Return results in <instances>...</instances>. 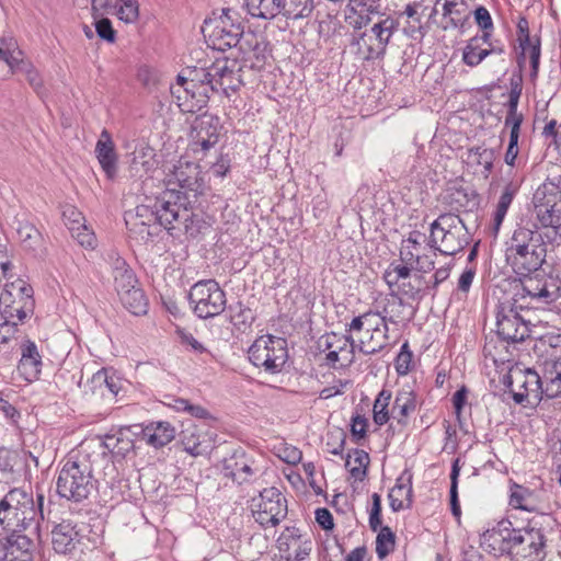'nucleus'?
<instances>
[{"label":"nucleus","instance_id":"nucleus-40","mask_svg":"<svg viewBox=\"0 0 561 561\" xmlns=\"http://www.w3.org/2000/svg\"><path fill=\"white\" fill-rule=\"evenodd\" d=\"M23 53L13 37H0V60L11 69H25Z\"/></svg>","mask_w":561,"mask_h":561},{"label":"nucleus","instance_id":"nucleus-16","mask_svg":"<svg viewBox=\"0 0 561 561\" xmlns=\"http://www.w3.org/2000/svg\"><path fill=\"white\" fill-rule=\"evenodd\" d=\"M511 378L507 388L516 403L536 404L545 397L543 380L536 371L527 369L524 373L515 374Z\"/></svg>","mask_w":561,"mask_h":561},{"label":"nucleus","instance_id":"nucleus-2","mask_svg":"<svg viewBox=\"0 0 561 561\" xmlns=\"http://www.w3.org/2000/svg\"><path fill=\"white\" fill-rule=\"evenodd\" d=\"M546 531L528 524L515 527L510 519H501L481 536V546L494 557L511 561H545L548 556Z\"/></svg>","mask_w":561,"mask_h":561},{"label":"nucleus","instance_id":"nucleus-13","mask_svg":"<svg viewBox=\"0 0 561 561\" xmlns=\"http://www.w3.org/2000/svg\"><path fill=\"white\" fill-rule=\"evenodd\" d=\"M0 302L4 306L5 319L16 318L23 323L31 318L35 309L33 288L22 279L5 285L0 295Z\"/></svg>","mask_w":561,"mask_h":561},{"label":"nucleus","instance_id":"nucleus-54","mask_svg":"<svg viewBox=\"0 0 561 561\" xmlns=\"http://www.w3.org/2000/svg\"><path fill=\"white\" fill-rule=\"evenodd\" d=\"M396 546V534L390 527L383 526L376 537V553L379 559H385Z\"/></svg>","mask_w":561,"mask_h":561},{"label":"nucleus","instance_id":"nucleus-50","mask_svg":"<svg viewBox=\"0 0 561 561\" xmlns=\"http://www.w3.org/2000/svg\"><path fill=\"white\" fill-rule=\"evenodd\" d=\"M390 400H391V392L389 390H386V389H382L375 402H374V407H373V420L375 422V424H377L378 426H382L385 424L388 423V421L390 420V413H389V404H390Z\"/></svg>","mask_w":561,"mask_h":561},{"label":"nucleus","instance_id":"nucleus-31","mask_svg":"<svg viewBox=\"0 0 561 561\" xmlns=\"http://www.w3.org/2000/svg\"><path fill=\"white\" fill-rule=\"evenodd\" d=\"M416 410V394L410 387L398 390L392 405L391 414L398 424L405 426L409 416Z\"/></svg>","mask_w":561,"mask_h":561},{"label":"nucleus","instance_id":"nucleus-6","mask_svg":"<svg viewBox=\"0 0 561 561\" xmlns=\"http://www.w3.org/2000/svg\"><path fill=\"white\" fill-rule=\"evenodd\" d=\"M542 306L530 302L529 296L523 295L522 290L516 291L512 299L500 302L496 307V333L500 339L507 343L524 342L530 335V322L522 311Z\"/></svg>","mask_w":561,"mask_h":561},{"label":"nucleus","instance_id":"nucleus-62","mask_svg":"<svg viewBox=\"0 0 561 561\" xmlns=\"http://www.w3.org/2000/svg\"><path fill=\"white\" fill-rule=\"evenodd\" d=\"M18 323L7 320L0 324V347L3 345L12 346V343L16 344L15 333Z\"/></svg>","mask_w":561,"mask_h":561},{"label":"nucleus","instance_id":"nucleus-64","mask_svg":"<svg viewBox=\"0 0 561 561\" xmlns=\"http://www.w3.org/2000/svg\"><path fill=\"white\" fill-rule=\"evenodd\" d=\"M62 217L69 231H71V228L75 226L81 227L85 224L82 213L73 206H67L62 211Z\"/></svg>","mask_w":561,"mask_h":561},{"label":"nucleus","instance_id":"nucleus-59","mask_svg":"<svg viewBox=\"0 0 561 561\" xmlns=\"http://www.w3.org/2000/svg\"><path fill=\"white\" fill-rule=\"evenodd\" d=\"M21 462L20 454L16 450L9 448H0V471L3 474H9L14 471V468Z\"/></svg>","mask_w":561,"mask_h":561},{"label":"nucleus","instance_id":"nucleus-23","mask_svg":"<svg viewBox=\"0 0 561 561\" xmlns=\"http://www.w3.org/2000/svg\"><path fill=\"white\" fill-rule=\"evenodd\" d=\"M20 360L16 370L19 375L27 382H33L39 379L43 360L35 342L24 340L20 344Z\"/></svg>","mask_w":561,"mask_h":561},{"label":"nucleus","instance_id":"nucleus-47","mask_svg":"<svg viewBox=\"0 0 561 561\" xmlns=\"http://www.w3.org/2000/svg\"><path fill=\"white\" fill-rule=\"evenodd\" d=\"M215 93L214 87L206 80L204 83L198 84L195 92H192L188 102L182 107V112L195 113L207 106L210 94Z\"/></svg>","mask_w":561,"mask_h":561},{"label":"nucleus","instance_id":"nucleus-9","mask_svg":"<svg viewBox=\"0 0 561 561\" xmlns=\"http://www.w3.org/2000/svg\"><path fill=\"white\" fill-rule=\"evenodd\" d=\"M187 298L194 314L204 320L221 314L227 305L226 293L215 279L196 282Z\"/></svg>","mask_w":561,"mask_h":561},{"label":"nucleus","instance_id":"nucleus-30","mask_svg":"<svg viewBox=\"0 0 561 561\" xmlns=\"http://www.w3.org/2000/svg\"><path fill=\"white\" fill-rule=\"evenodd\" d=\"M442 7L443 28H457L467 20V7L463 0H437L435 9Z\"/></svg>","mask_w":561,"mask_h":561},{"label":"nucleus","instance_id":"nucleus-60","mask_svg":"<svg viewBox=\"0 0 561 561\" xmlns=\"http://www.w3.org/2000/svg\"><path fill=\"white\" fill-rule=\"evenodd\" d=\"M71 236L78 241V243L85 249H94L96 245V238L93 231H91L87 225L75 226L71 228Z\"/></svg>","mask_w":561,"mask_h":561},{"label":"nucleus","instance_id":"nucleus-8","mask_svg":"<svg viewBox=\"0 0 561 561\" xmlns=\"http://www.w3.org/2000/svg\"><path fill=\"white\" fill-rule=\"evenodd\" d=\"M202 32L218 50L233 47L238 49L247 33L241 23L231 15L230 9H222L220 14L214 13L206 19Z\"/></svg>","mask_w":561,"mask_h":561},{"label":"nucleus","instance_id":"nucleus-44","mask_svg":"<svg viewBox=\"0 0 561 561\" xmlns=\"http://www.w3.org/2000/svg\"><path fill=\"white\" fill-rule=\"evenodd\" d=\"M369 461L368 453L356 448L347 455L345 467L348 469L352 478L363 481L367 476Z\"/></svg>","mask_w":561,"mask_h":561},{"label":"nucleus","instance_id":"nucleus-24","mask_svg":"<svg viewBox=\"0 0 561 561\" xmlns=\"http://www.w3.org/2000/svg\"><path fill=\"white\" fill-rule=\"evenodd\" d=\"M94 152L106 178L110 180L115 179L117 175L118 158L115 151V144L108 130L103 129L101 131Z\"/></svg>","mask_w":561,"mask_h":561},{"label":"nucleus","instance_id":"nucleus-38","mask_svg":"<svg viewBox=\"0 0 561 561\" xmlns=\"http://www.w3.org/2000/svg\"><path fill=\"white\" fill-rule=\"evenodd\" d=\"M495 160V151L491 148L477 146L469 148L467 151V162L471 167H481V173L484 179H488L493 170Z\"/></svg>","mask_w":561,"mask_h":561},{"label":"nucleus","instance_id":"nucleus-51","mask_svg":"<svg viewBox=\"0 0 561 561\" xmlns=\"http://www.w3.org/2000/svg\"><path fill=\"white\" fill-rule=\"evenodd\" d=\"M229 311L230 322L236 329L244 331L251 327L254 320V314L249 307L239 301L234 306H229Z\"/></svg>","mask_w":561,"mask_h":561},{"label":"nucleus","instance_id":"nucleus-25","mask_svg":"<svg viewBox=\"0 0 561 561\" xmlns=\"http://www.w3.org/2000/svg\"><path fill=\"white\" fill-rule=\"evenodd\" d=\"M398 26L399 20L392 16L382 18L373 25L370 31L377 44L368 47L366 59H376L385 55L387 45Z\"/></svg>","mask_w":561,"mask_h":561},{"label":"nucleus","instance_id":"nucleus-12","mask_svg":"<svg viewBox=\"0 0 561 561\" xmlns=\"http://www.w3.org/2000/svg\"><path fill=\"white\" fill-rule=\"evenodd\" d=\"M254 520L263 528L276 527L287 516V500L276 488H266L251 500Z\"/></svg>","mask_w":561,"mask_h":561},{"label":"nucleus","instance_id":"nucleus-46","mask_svg":"<svg viewBox=\"0 0 561 561\" xmlns=\"http://www.w3.org/2000/svg\"><path fill=\"white\" fill-rule=\"evenodd\" d=\"M282 15L286 19L299 20L308 18L313 9V0H282Z\"/></svg>","mask_w":561,"mask_h":561},{"label":"nucleus","instance_id":"nucleus-45","mask_svg":"<svg viewBox=\"0 0 561 561\" xmlns=\"http://www.w3.org/2000/svg\"><path fill=\"white\" fill-rule=\"evenodd\" d=\"M19 241L27 251H36L42 247L43 237L39 230L28 221H20L16 228Z\"/></svg>","mask_w":561,"mask_h":561},{"label":"nucleus","instance_id":"nucleus-18","mask_svg":"<svg viewBox=\"0 0 561 561\" xmlns=\"http://www.w3.org/2000/svg\"><path fill=\"white\" fill-rule=\"evenodd\" d=\"M535 211L539 222L554 232L561 227V190H538L535 194Z\"/></svg>","mask_w":561,"mask_h":561},{"label":"nucleus","instance_id":"nucleus-32","mask_svg":"<svg viewBox=\"0 0 561 561\" xmlns=\"http://www.w3.org/2000/svg\"><path fill=\"white\" fill-rule=\"evenodd\" d=\"M111 265L114 278V286L117 294H122L124 290L134 288L138 285V279L134 271L129 267L126 261L117 254H111Z\"/></svg>","mask_w":561,"mask_h":561},{"label":"nucleus","instance_id":"nucleus-58","mask_svg":"<svg viewBox=\"0 0 561 561\" xmlns=\"http://www.w3.org/2000/svg\"><path fill=\"white\" fill-rule=\"evenodd\" d=\"M414 266L403 264H396L392 262L389 265V268L385 272L383 278L387 284L391 287L393 285H398L401 279H407L410 277L412 270Z\"/></svg>","mask_w":561,"mask_h":561},{"label":"nucleus","instance_id":"nucleus-55","mask_svg":"<svg viewBox=\"0 0 561 561\" xmlns=\"http://www.w3.org/2000/svg\"><path fill=\"white\" fill-rule=\"evenodd\" d=\"M114 9L118 19L125 23H134L139 18V3L137 0H115Z\"/></svg>","mask_w":561,"mask_h":561},{"label":"nucleus","instance_id":"nucleus-4","mask_svg":"<svg viewBox=\"0 0 561 561\" xmlns=\"http://www.w3.org/2000/svg\"><path fill=\"white\" fill-rule=\"evenodd\" d=\"M45 495L36 493V499L22 489H12L0 501V524L11 533L30 530L36 535L44 520Z\"/></svg>","mask_w":561,"mask_h":561},{"label":"nucleus","instance_id":"nucleus-26","mask_svg":"<svg viewBox=\"0 0 561 561\" xmlns=\"http://www.w3.org/2000/svg\"><path fill=\"white\" fill-rule=\"evenodd\" d=\"M389 327H387V308L380 311V321L371 329L368 337L360 339L356 347L366 355H374L382 351L389 339Z\"/></svg>","mask_w":561,"mask_h":561},{"label":"nucleus","instance_id":"nucleus-5","mask_svg":"<svg viewBox=\"0 0 561 561\" xmlns=\"http://www.w3.org/2000/svg\"><path fill=\"white\" fill-rule=\"evenodd\" d=\"M98 491V480L87 457H70L58 471L56 493L68 502L82 504Z\"/></svg>","mask_w":561,"mask_h":561},{"label":"nucleus","instance_id":"nucleus-17","mask_svg":"<svg viewBox=\"0 0 561 561\" xmlns=\"http://www.w3.org/2000/svg\"><path fill=\"white\" fill-rule=\"evenodd\" d=\"M355 347L356 341L351 334L340 335L331 332L322 335L318 340L319 351L327 353V365L333 368L336 367V364L341 359L346 364H351L354 358Z\"/></svg>","mask_w":561,"mask_h":561},{"label":"nucleus","instance_id":"nucleus-33","mask_svg":"<svg viewBox=\"0 0 561 561\" xmlns=\"http://www.w3.org/2000/svg\"><path fill=\"white\" fill-rule=\"evenodd\" d=\"M519 187V182L513 180L504 185L493 213L492 229L495 233L499 232Z\"/></svg>","mask_w":561,"mask_h":561},{"label":"nucleus","instance_id":"nucleus-43","mask_svg":"<svg viewBox=\"0 0 561 561\" xmlns=\"http://www.w3.org/2000/svg\"><path fill=\"white\" fill-rule=\"evenodd\" d=\"M220 122L217 116L204 114L196 118L191 131V138H219Z\"/></svg>","mask_w":561,"mask_h":561},{"label":"nucleus","instance_id":"nucleus-11","mask_svg":"<svg viewBox=\"0 0 561 561\" xmlns=\"http://www.w3.org/2000/svg\"><path fill=\"white\" fill-rule=\"evenodd\" d=\"M249 360L268 374L282 370L288 358L287 342L283 337L262 335L257 337L248 351Z\"/></svg>","mask_w":561,"mask_h":561},{"label":"nucleus","instance_id":"nucleus-34","mask_svg":"<svg viewBox=\"0 0 561 561\" xmlns=\"http://www.w3.org/2000/svg\"><path fill=\"white\" fill-rule=\"evenodd\" d=\"M32 539L20 533H12L7 545L8 561H33Z\"/></svg>","mask_w":561,"mask_h":561},{"label":"nucleus","instance_id":"nucleus-37","mask_svg":"<svg viewBox=\"0 0 561 561\" xmlns=\"http://www.w3.org/2000/svg\"><path fill=\"white\" fill-rule=\"evenodd\" d=\"M90 385L92 392L100 393L103 398L106 396L114 398L121 390L119 379L115 376H110L108 371L104 368L92 376Z\"/></svg>","mask_w":561,"mask_h":561},{"label":"nucleus","instance_id":"nucleus-1","mask_svg":"<svg viewBox=\"0 0 561 561\" xmlns=\"http://www.w3.org/2000/svg\"><path fill=\"white\" fill-rule=\"evenodd\" d=\"M547 243L537 229L517 227L506 249V261L520 277L523 295L530 302L550 305L561 297V280L540 271L546 262Z\"/></svg>","mask_w":561,"mask_h":561},{"label":"nucleus","instance_id":"nucleus-48","mask_svg":"<svg viewBox=\"0 0 561 561\" xmlns=\"http://www.w3.org/2000/svg\"><path fill=\"white\" fill-rule=\"evenodd\" d=\"M510 505L516 510L531 512L535 510L534 492L528 488L513 483L510 490Z\"/></svg>","mask_w":561,"mask_h":561},{"label":"nucleus","instance_id":"nucleus-21","mask_svg":"<svg viewBox=\"0 0 561 561\" xmlns=\"http://www.w3.org/2000/svg\"><path fill=\"white\" fill-rule=\"evenodd\" d=\"M128 172L131 178L141 179L154 168V150L145 141H129L125 145Z\"/></svg>","mask_w":561,"mask_h":561},{"label":"nucleus","instance_id":"nucleus-42","mask_svg":"<svg viewBox=\"0 0 561 561\" xmlns=\"http://www.w3.org/2000/svg\"><path fill=\"white\" fill-rule=\"evenodd\" d=\"M123 306L133 314L140 316L147 312L148 300L144 290L135 285L118 295Z\"/></svg>","mask_w":561,"mask_h":561},{"label":"nucleus","instance_id":"nucleus-28","mask_svg":"<svg viewBox=\"0 0 561 561\" xmlns=\"http://www.w3.org/2000/svg\"><path fill=\"white\" fill-rule=\"evenodd\" d=\"M79 541V533L70 520H62L51 530V545L57 553L72 551Z\"/></svg>","mask_w":561,"mask_h":561},{"label":"nucleus","instance_id":"nucleus-29","mask_svg":"<svg viewBox=\"0 0 561 561\" xmlns=\"http://www.w3.org/2000/svg\"><path fill=\"white\" fill-rule=\"evenodd\" d=\"M102 446L114 458H125L134 449V439L128 427L113 431L103 437Z\"/></svg>","mask_w":561,"mask_h":561},{"label":"nucleus","instance_id":"nucleus-49","mask_svg":"<svg viewBox=\"0 0 561 561\" xmlns=\"http://www.w3.org/2000/svg\"><path fill=\"white\" fill-rule=\"evenodd\" d=\"M481 45L482 38L478 35L468 41L462 49V61L467 66L477 67L488 57V51Z\"/></svg>","mask_w":561,"mask_h":561},{"label":"nucleus","instance_id":"nucleus-41","mask_svg":"<svg viewBox=\"0 0 561 561\" xmlns=\"http://www.w3.org/2000/svg\"><path fill=\"white\" fill-rule=\"evenodd\" d=\"M282 0H244V7L253 18L274 19L282 14Z\"/></svg>","mask_w":561,"mask_h":561},{"label":"nucleus","instance_id":"nucleus-56","mask_svg":"<svg viewBox=\"0 0 561 561\" xmlns=\"http://www.w3.org/2000/svg\"><path fill=\"white\" fill-rule=\"evenodd\" d=\"M473 16L477 25L482 30V34L479 35L482 38V42H489L494 30L493 20L489 10L485 7L480 5L473 11Z\"/></svg>","mask_w":561,"mask_h":561},{"label":"nucleus","instance_id":"nucleus-57","mask_svg":"<svg viewBox=\"0 0 561 561\" xmlns=\"http://www.w3.org/2000/svg\"><path fill=\"white\" fill-rule=\"evenodd\" d=\"M301 534L296 527H286L277 539V548L284 557L287 552H290L299 540H301Z\"/></svg>","mask_w":561,"mask_h":561},{"label":"nucleus","instance_id":"nucleus-63","mask_svg":"<svg viewBox=\"0 0 561 561\" xmlns=\"http://www.w3.org/2000/svg\"><path fill=\"white\" fill-rule=\"evenodd\" d=\"M95 32L100 38L108 43H113L116 38V32L107 18H102L95 22Z\"/></svg>","mask_w":561,"mask_h":561},{"label":"nucleus","instance_id":"nucleus-14","mask_svg":"<svg viewBox=\"0 0 561 561\" xmlns=\"http://www.w3.org/2000/svg\"><path fill=\"white\" fill-rule=\"evenodd\" d=\"M241 69L242 66L236 60H218L205 69L204 79L208 80L215 92L221 91L229 98L231 92H237L242 85Z\"/></svg>","mask_w":561,"mask_h":561},{"label":"nucleus","instance_id":"nucleus-15","mask_svg":"<svg viewBox=\"0 0 561 561\" xmlns=\"http://www.w3.org/2000/svg\"><path fill=\"white\" fill-rule=\"evenodd\" d=\"M222 474L237 484L252 482L259 474L260 468L253 456L244 448L233 449L222 459Z\"/></svg>","mask_w":561,"mask_h":561},{"label":"nucleus","instance_id":"nucleus-61","mask_svg":"<svg viewBox=\"0 0 561 561\" xmlns=\"http://www.w3.org/2000/svg\"><path fill=\"white\" fill-rule=\"evenodd\" d=\"M312 550V542L309 539L306 540H299V543L296 545L291 549L290 552H287L284 558L287 561H302L306 558L309 557L310 552Z\"/></svg>","mask_w":561,"mask_h":561},{"label":"nucleus","instance_id":"nucleus-7","mask_svg":"<svg viewBox=\"0 0 561 561\" xmlns=\"http://www.w3.org/2000/svg\"><path fill=\"white\" fill-rule=\"evenodd\" d=\"M463 220L453 213L440 214L430 226L428 247L443 255H456L470 243Z\"/></svg>","mask_w":561,"mask_h":561},{"label":"nucleus","instance_id":"nucleus-53","mask_svg":"<svg viewBox=\"0 0 561 561\" xmlns=\"http://www.w3.org/2000/svg\"><path fill=\"white\" fill-rule=\"evenodd\" d=\"M460 459L456 458L451 465L450 472V490H449V499H450V510L451 514L459 519L461 515L460 503L458 499V478L460 473Z\"/></svg>","mask_w":561,"mask_h":561},{"label":"nucleus","instance_id":"nucleus-22","mask_svg":"<svg viewBox=\"0 0 561 561\" xmlns=\"http://www.w3.org/2000/svg\"><path fill=\"white\" fill-rule=\"evenodd\" d=\"M180 433L184 450L196 457L206 454L211 448V436L201 425L187 420Z\"/></svg>","mask_w":561,"mask_h":561},{"label":"nucleus","instance_id":"nucleus-19","mask_svg":"<svg viewBox=\"0 0 561 561\" xmlns=\"http://www.w3.org/2000/svg\"><path fill=\"white\" fill-rule=\"evenodd\" d=\"M238 51L241 66L252 70L263 69L270 56L267 41L252 31L245 33Z\"/></svg>","mask_w":561,"mask_h":561},{"label":"nucleus","instance_id":"nucleus-52","mask_svg":"<svg viewBox=\"0 0 561 561\" xmlns=\"http://www.w3.org/2000/svg\"><path fill=\"white\" fill-rule=\"evenodd\" d=\"M175 334L181 343V345L183 347H185V350L187 352H191L197 356H211L210 352L207 350L206 346H204L203 343H201L199 341H197L194 335L188 332L187 330L183 329V328H180L178 327L175 329Z\"/></svg>","mask_w":561,"mask_h":561},{"label":"nucleus","instance_id":"nucleus-39","mask_svg":"<svg viewBox=\"0 0 561 561\" xmlns=\"http://www.w3.org/2000/svg\"><path fill=\"white\" fill-rule=\"evenodd\" d=\"M543 379L546 398L552 399L561 396V357L546 363Z\"/></svg>","mask_w":561,"mask_h":561},{"label":"nucleus","instance_id":"nucleus-20","mask_svg":"<svg viewBox=\"0 0 561 561\" xmlns=\"http://www.w3.org/2000/svg\"><path fill=\"white\" fill-rule=\"evenodd\" d=\"M517 42L520 54L517 57L518 67L522 68L525 64L526 56H529L531 71L530 78L535 80L538 76L539 62H540V38L538 36H531L529 33V24L526 18H519L517 22Z\"/></svg>","mask_w":561,"mask_h":561},{"label":"nucleus","instance_id":"nucleus-36","mask_svg":"<svg viewBox=\"0 0 561 561\" xmlns=\"http://www.w3.org/2000/svg\"><path fill=\"white\" fill-rule=\"evenodd\" d=\"M420 5L410 3L405 10L401 12L396 20L404 19L403 33L412 39H422L424 36V27L422 24V14L419 12Z\"/></svg>","mask_w":561,"mask_h":561},{"label":"nucleus","instance_id":"nucleus-27","mask_svg":"<svg viewBox=\"0 0 561 561\" xmlns=\"http://www.w3.org/2000/svg\"><path fill=\"white\" fill-rule=\"evenodd\" d=\"M412 478V472L409 469L403 470L397 478L394 486L388 494L389 504L393 512L411 507L413 502Z\"/></svg>","mask_w":561,"mask_h":561},{"label":"nucleus","instance_id":"nucleus-35","mask_svg":"<svg viewBox=\"0 0 561 561\" xmlns=\"http://www.w3.org/2000/svg\"><path fill=\"white\" fill-rule=\"evenodd\" d=\"M147 443L156 448L163 447L175 437V428L169 422H152L142 430Z\"/></svg>","mask_w":561,"mask_h":561},{"label":"nucleus","instance_id":"nucleus-10","mask_svg":"<svg viewBox=\"0 0 561 561\" xmlns=\"http://www.w3.org/2000/svg\"><path fill=\"white\" fill-rule=\"evenodd\" d=\"M199 174L198 164L183 159L179 160L168 174V185L178 186L179 190L172 187L164 193H172L173 202H181L184 208H188L187 205L192 203L191 198H196L203 191V180Z\"/></svg>","mask_w":561,"mask_h":561},{"label":"nucleus","instance_id":"nucleus-3","mask_svg":"<svg viewBox=\"0 0 561 561\" xmlns=\"http://www.w3.org/2000/svg\"><path fill=\"white\" fill-rule=\"evenodd\" d=\"M172 193H162L153 208L139 205L135 210L125 213L124 219L131 238L147 242L154 234L151 222H158L169 232L184 231L190 237L199 232V219L190 208H184L181 202H173Z\"/></svg>","mask_w":561,"mask_h":561}]
</instances>
